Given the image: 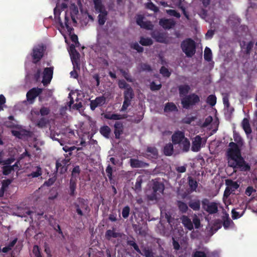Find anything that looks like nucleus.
Wrapping results in <instances>:
<instances>
[{
    "label": "nucleus",
    "instance_id": "4",
    "mask_svg": "<svg viewBox=\"0 0 257 257\" xmlns=\"http://www.w3.org/2000/svg\"><path fill=\"white\" fill-rule=\"evenodd\" d=\"M73 205L76 212L80 216H84L86 212L90 210L88 200L81 197H78Z\"/></svg>",
    "mask_w": 257,
    "mask_h": 257
},
{
    "label": "nucleus",
    "instance_id": "32",
    "mask_svg": "<svg viewBox=\"0 0 257 257\" xmlns=\"http://www.w3.org/2000/svg\"><path fill=\"white\" fill-rule=\"evenodd\" d=\"M99 13L100 14L98 16V23L100 25L102 26L106 22L108 13L106 10Z\"/></svg>",
    "mask_w": 257,
    "mask_h": 257
},
{
    "label": "nucleus",
    "instance_id": "33",
    "mask_svg": "<svg viewBox=\"0 0 257 257\" xmlns=\"http://www.w3.org/2000/svg\"><path fill=\"white\" fill-rule=\"evenodd\" d=\"M61 12L59 10H57L56 8L54 9V19L56 23H58L62 28H64V26L60 18Z\"/></svg>",
    "mask_w": 257,
    "mask_h": 257
},
{
    "label": "nucleus",
    "instance_id": "25",
    "mask_svg": "<svg viewBox=\"0 0 257 257\" xmlns=\"http://www.w3.org/2000/svg\"><path fill=\"white\" fill-rule=\"evenodd\" d=\"M153 190L154 193H163L164 190V185L158 181L154 182L153 185Z\"/></svg>",
    "mask_w": 257,
    "mask_h": 257
},
{
    "label": "nucleus",
    "instance_id": "17",
    "mask_svg": "<svg viewBox=\"0 0 257 257\" xmlns=\"http://www.w3.org/2000/svg\"><path fill=\"white\" fill-rule=\"evenodd\" d=\"M201 201L197 198L191 199L188 203V206L194 211H199L201 208Z\"/></svg>",
    "mask_w": 257,
    "mask_h": 257
},
{
    "label": "nucleus",
    "instance_id": "26",
    "mask_svg": "<svg viewBox=\"0 0 257 257\" xmlns=\"http://www.w3.org/2000/svg\"><path fill=\"white\" fill-rule=\"evenodd\" d=\"M164 111L165 112H177L178 108L173 102H167L165 104Z\"/></svg>",
    "mask_w": 257,
    "mask_h": 257
},
{
    "label": "nucleus",
    "instance_id": "35",
    "mask_svg": "<svg viewBox=\"0 0 257 257\" xmlns=\"http://www.w3.org/2000/svg\"><path fill=\"white\" fill-rule=\"evenodd\" d=\"M188 185L191 189V190L193 191H196L198 183L192 177H188Z\"/></svg>",
    "mask_w": 257,
    "mask_h": 257
},
{
    "label": "nucleus",
    "instance_id": "50",
    "mask_svg": "<svg viewBox=\"0 0 257 257\" xmlns=\"http://www.w3.org/2000/svg\"><path fill=\"white\" fill-rule=\"evenodd\" d=\"M80 173V169L79 166H75L72 171L71 173V178H76L77 175H79Z\"/></svg>",
    "mask_w": 257,
    "mask_h": 257
},
{
    "label": "nucleus",
    "instance_id": "64",
    "mask_svg": "<svg viewBox=\"0 0 257 257\" xmlns=\"http://www.w3.org/2000/svg\"><path fill=\"white\" fill-rule=\"evenodd\" d=\"M196 119V116H187L183 119V121L186 124H190Z\"/></svg>",
    "mask_w": 257,
    "mask_h": 257
},
{
    "label": "nucleus",
    "instance_id": "49",
    "mask_svg": "<svg viewBox=\"0 0 257 257\" xmlns=\"http://www.w3.org/2000/svg\"><path fill=\"white\" fill-rule=\"evenodd\" d=\"M69 18L68 16H67V13H66L65 16V21H64V23L63 24V25H64V27H66L67 31L70 33L71 31L72 30H73V29L69 26Z\"/></svg>",
    "mask_w": 257,
    "mask_h": 257
},
{
    "label": "nucleus",
    "instance_id": "61",
    "mask_svg": "<svg viewBox=\"0 0 257 257\" xmlns=\"http://www.w3.org/2000/svg\"><path fill=\"white\" fill-rule=\"evenodd\" d=\"M192 257H207L206 253L203 251L196 250L193 253Z\"/></svg>",
    "mask_w": 257,
    "mask_h": 257
},
{
    "label": "nucleus",
    "instance_id": "21",
    "mask_svg": "<svg viewBox=\"0 0 257 257\" xmlns=\"http://www.w3.org/2000/svg\"><path fill=\"white\" fill-rule=\"evenodd\" d=\"M163 152L166 156H171L174 152V144L171 143L166 144L163 149Z\"/></svg>",
    "mask_w": 257,
    "mask_h": 257
},
{
    "label": "nucleus",
    "instance_id": "16",
    "mask_svg": "<svg viewBox=\"0 0 257 257\" xmlns=\"http://www.w3.org/2000/svg\"><path fill=\"white\" fill-rule=\"evenodd\" d=\"M202 138L199 136H196L192 140L191 150L194 152H199L201 148Z\"/></svg>",
    "mask_w": 257,
    "mask_h": 257
},
{
    "label": "nucleus",
    "instance_id": "28",
    "mask_svg": "<svg viewBox=\"0 0 257 257\" xmlns=\"http://www.w3.org/2000/svg\"><path fill=\"white\" fill-rule=\"evenodd\" d=\"M241 125L242 128L246 135L251 134V129L249 122V120L246 118H244L242 121Z\"/></svg>",
    "mask_w": 257,
    "mask_h": 257
},
{
    "label": "nucleus",
    "instance_id": "9",
    "mask_svg": "<svg viewBox=\"0 0 257 257\" xmlns=\"http://www.w3.org/2000/svg\"><path fill=\"white\" fill-rule=\"evenodd\" d=\"M69 159H59L56 163V168L60 174L65 173L67 170V166L69 165Z\"/></svg>",
    "mask_w": 257,
    "mask_h": 257
},
{
    "label": "nucleus",
    "instance_id": "43",
    "mask_svg": "<svg viewBox=\"0 0 257 257\" xmlns=\"http://www.w3.org/2000/svg\"><path fill=\"white\" fill-rule=\"evenodd\" d=\"M48 123V120L44 117H42L39 119L37 122V126L40 128H43L46 126Z\"/></svg>",
    "mask_w": 257,
    "mask_h": 257
},
{
    "label": "nucleus",
    "instance_id": "54",
    "mask_svg": "<svg viewBox=\"0 0 257 257\" xmlns=\"http://www.w3.org/2000/svg\"><path fill=\"white\" fill-rule=\"evenodd\" d=\"M131 47L137 51L139 53H142L144 51V48L140 46L137 42L133 43L131 45Z\"/></svg>",
    "mask_w": 257,
    "mask_h": 257
},
{
    "label": "nucleus",
    "instance_id": "46",
    "mask_svg": "<svg viewBox=\"0 0 257 257\" xmlns=\"http://www.w3.org/2000/svg\"><path fill=\"white\" fill-rule=\"evenodd\" d=\"M106 173L107 174V176L108 177L110 183H112V181L113 180L112 178V168L111 167L110 165H108L106 168L105 170Z\"/></svg>",
    "mask_w": 257,
    "mask_h": 257
},
{
    "label": "nucleus",
    "instance_id": "18",
    "mask_svg": "<svg viewBox=\"0 0 257 257\" xmlns=\"http://www.w3.org/2000/svg\"><path fill=\"white\" fill-rule=\"evenodd\" d=\"M114 134L115 135V138L117 139L120 138V135L123 133V125L122 123L120 121H116L114 125Z\"/></svg>",
    "mask_w": 257,
    "mask_h": 257
},
{
    "label": "nucleus",
    "instance_id": "63",
    "mask_svg": "<svg viewBox=\"0 0 257 257\" xmlns=\"http://www.w3.org/2000/svg\"><path fill=\"white\" fill-rule=\"evenodd\" d=\"M131 100L124 99V101L123 102L122 106L121 108L120 111H124L126 110L127 108V107L131 104Z\"/></svg>",
    "mask_w": 257,
    "mask_h": 257
},
{
    "label": "nucleus",
    "instance_id": "30",
    "mask_svg": "<svg viewBox=\"0 0 257 257\" xmlns=\"http://www.w3.org/2000/svg\"><path fill=\"white\" fill-rule=\"evenodd\" d=\"M93 2L94 5V9L98 13L106 10L104 5L102 3V0H93Z\"/></svg>",
    "mask_w": 257,
    "mask_h": 257
},
{
    "label": "nucleus",
    "instance_id": "36",
    "mask_svg": "<svg viewBox=\"0 0 257 257\" xmlns=\"http://www.w3.org/2000/svg\"><path fill=\"white\" fill-rule=\"evenodd\" d=\"M140 43L143 46H148L152 45L153 44V41L150 38L141 37Z\"/></svg>",
    "mask_w": 257,
    "mask_h": 257
},
{
    "label": "nucleus",
    "instance_id": "40",
    "mask_svg": "<svg viewBox=\"0 0 257 257\" xmlns=\"http://www.w3.org/2000/svg\"><path fill=\"white\" fill-rule=\"evenodd\" d=\"M145 5L146 9L150 10L155 13H158L159 11V8L151 2L145 4Z\"/></svg>",
    "mask_w": 257,
    "mask_h": 257
},
{
    "label": "nucleus",
    "instance_id": "38",
    "mask_svg": "<svg viewBox=\"0 0 257 257\" xmlns=\"http://www.w3.org/2000/svg\"><path fill=\"white\" fill-rule=\"evenodd\" d=\"M233 139L234 141L236 142V144L238 147H241L243 145V141L238 133H233Z\"/></svg>",
    "mask_w": 257,
    "mask_h": 257
},
{
    "label": "nucleus",
    "instance_id": "60",
    "mask_svg": "<svg viewBox=\"0 0 257 257\" xmlns=\"http://www.w3.org/2000/svg\"><path fill=\"white\" fill-rule=\"evenodd\" d=\"M33 252L36 257H42L40 251V248L37 245H35L33 247Z\"/></svg>",
    "mask_w": 257,
    "mask_h": 257
},
{
    "label": "nucleus",
    "instance_id": "2",
    "mask_svg": "<svg viewBox=\"0 0 257 257\" xmlns=\"http://www.w3.org/2000/svg\"><path fill=\"white\" fill-rule=\"evenodd\" d=\"M180 47L182 52L188 58L192 57L196 53V44L191 38H186L182 41L180 44Z\"/></svg>",
    "mask_w": 257,
    "mask_h": 257
},
{
    "label": "nucleus",
    "instance_id": "8",
    "mask_svg": "<svg viewBox=\"0 0 257 257\" xmlns=\"http://www.w3.org/2000/svg\"><path fill=\"white\" fill-rule=\"evenodd\" d=\"M43 89L34 87L29 90L26 94L27 99L30 103L34 102L35 98L42 92Z\"/></svg>",
    "mask_w": 257,
    "mask_h": 257
},
{
    "label": "nucleus",
    "instance_id": "41",
    "mask_svg": "<svg viewBox=\"0 0 257 257\" xmlns=\"http://www.w3.org/2000/svg\"><path fill=\"white\" fill-rule=\"evenodd\" d=\"M127 245L133 247L134 249L139 253H141V251L140 249L139 246L136 243L135 239L133 238V240H127Z\"/></svg>",
    "mask_w": 257,
    "mask_h": 257
},
{
    "label": "nucleus",
    "instance_id": "13",
    "mask_svg": "<svg viewBox=\"0 0 257 257\" xmlns=\"http://www.w3.org/2000/svg\"><path fill=\"white\" fill-rule=\"evenodd\" d=\"M151 36L157 42L161 43H166L167 39V34L166 33L154 30L151 33Z\"/></svg>",
    "mask_w": 257,
    "mask_h": 257
},
{
    "label": "nucleus",
    "instance_id": "34",
    "mask_svg": "<svg viewBox=\"0 0 257 257\" xmlns=\"http://www.w3.org/2000/svg\"><path fill=\"white\" fill-rule=\"evenodd\" d=\"M177 205L179 211L182 213H185L188 210V206L186 203L182 201H177Z\"/></svg>",
    "mask_w": 257,
    "mask_h": 257
},
{
    "label": "nucleus",
    "instance_id": "42",
    "mask_svg": "<svg viewBox=\"0 0 257 257\" xmlns=\"http://www.w3.org/2000/svg\"><path fill=\"white\" fill-rule=\"evenodd\" d=\"M71 18L74 22H76L75 18L72 15H77L78 13V10L77 6L74 4H72L70 7Z\"/></svg>",
    "mask_w": 257,
    "mask_h": 257
},
{
    "label": "nucleus",
    "instance_id": "53",
    "mask_svg": "<svg viewBox=\"0 0 257 257\" xmlns=\"http://www.w3.org/2000/svg\"><path fill=\"white\" fill-rule=\"evenodd\" d=\"M140 67L142 71L151 72L152 71L151 66L147 63H141L140 64Z\"/></svg>",
    "mask_w": 257,
    "mask_h": 257
},
{
    "label": "nucleus",
    "instance_id": "47",
    "mask_svg": "<svg viewBox=\"0 0 257 257\" xmlns=\"http://www.w3.org/2000/svg\"><path fill=\"white\" fill-rule=\"evenodd\" d=\"M207 102L211 106H213L216 103V97L214 95H210L207 98Z\"/></svg>",
    "mask_w": 257,
    "mask_h": 257
},
{
    "label": "nucleus",
    "instance_id": "1",
    "mask_svg": "<svg viewBox=\"0 0 257 257\" xmlns=\"http://www.w3.org/2000/svg\"><path fill=\"white\" fill-rule=\"evenodd\" d=\"M172 144L174 145H179L183 152L189 151L190 143L189 140L185 137L183 132L178 131L175 132L171 137Z\"/></svg>",
    "mask_w": 257,
    "mask_h": 257
},
{
    "label": "nucleus",
    "instance_id": "29",
    "mask_svg": "<svg viewBox=\"0 0 257 257\" xmlns=\"http://www.w3.org/2000/svg\"><path fill=\"white\" fill-rule=\"evenodd\" d=\"M99 132L104 137L109 139L111 130L107 125H103L100 128Z\"/></svg>",
    "mask_w": 257,
    "mask_h": 257
},
{
    "label": "nucleus",
    "instance_id": "56",
    "mask_svg": "<svg viewBox=\"0 0 257 257\" xmlns=\"http://www.w3.org/2000/svg\"><path fill=\"white\" fill-rule=\"evenodd\" d=\"M166 13L170 16H174L177 18H180L181 15L179 13L177 12L175 10H166Z\"/></svg>",
    "mask_w": 257,
    "mask_h": 257
},
{
    "label": "nucleus",
    "instance_id": "31",
    "mask_svg": "<svg viewBox=\"0 0 257 257\" xmlns=\"http://www.w3.org/2000/svg\"><path fill=\"white\" fill-rule=\"evenodd\" d=\"M123 94L124 99L132 101L133 98L134 97V91L131 87H129V88L127 89V90H125Z\"/></svg>",
    "mask_w": 257,
    "mask_h": 257
},
{
    "label": "nucleus",
    "instance_id": "19",
    "mask_svg": "<svg viewBox=\"0 0 257 257\" xmlns=\"http://www.w3.org/2000/svg\"><path fill=\"white\" fill-rule=\"evenodd\" d=\"M146 157L148 159H156L158 156L157 149L154 147H148L147 149Z\"/></svg>",
    "mask_w": 257,
    "mask_h": 257
},
{
    "label": "nucleus",
    "instance_id": "23",
    "mask_svg": "<svg viewBox=\"0 0 257 257\" xmlns=\"http://www.w3.org/2000/svg\"><path fill=\"white\" fill-rule=\"evenodd\" d=\"M115 229L113 228L112 230L108 229L106 230L105 234V238L107 240H110L112 237L113 238H117L119 237H121V234L119 232H116L115 231Z\"/></svg>",
    "mask_w": 257,
    "mask_h": 257
},
{
    "label": "nucleus",
    "instance_id": "5",
    "mask_svg": "<svg viewBox=\"0 0 257 257\" xmlns=\"http://www.w3.org/2000/svg\"><path fill=\"white\" fill-rule=\"evenodd\" d=\"M228 166L234 169H238L241 171H247L250 169V166L246 163L240 156L234 160L228 161Z\"/></svg>",
    "mask_w": 257,
    "mask_h": 257
},
{
    "label": "nucleus",
    "instance_id": "24",
    "mask_svg": "<svg viewBox=\"0 0 257 257\" xmlns=\"http://www.w3.org/2000/svg\"><path fill=\"white\" fill-rule=\"evenodd\" d=\"M77 185V179L71 178L69 182V195L71 196H74L76 194V189Z\"/></svg>",
    "mask_w": 257,
    "mask_h": 257
},
{
    "label": "nucleus",
    "instance_id": "51",
    "mask_svg": "<svg viewBox=\"0 0 257 257\" xmlns=\"http://www.w3.org/2000/svg\"><path fill=\"white\" fill-rule=\"evenodd\" d=\"M118 85L119 88L125 89V90H127L129 87H131L124 80H119L118 82Z\"/></svg>",
    "mask_w": 257,
    "mask_h": 257
},
{
    "label": "nucleus",
    "instance_id": "44",
    "mask_svg": "<svg viewBox=\"0 0 257 257\" xmlns=\"http://www.w3.org/2000/svg\"><path fill=\"white\" fill-rule=\"evenodd\" d=\"M3 174L4 175H8L15 171L11 165L4 166L3 168Z\"/></svg>",
    "mask_w": 257,
    "mask_h": 257
},
{
    "label": "nucleus",
    "instance_id": "37",
    "mask_svg": "<svg viewBox=\"0 0 257 257\" xmlns=\"http://www.w3.org/2000/svg\"><path fill=\"white\" fill-rule=\"evenodd\" d=\"M36 171H33L28 175V177L30 178L38 177L42 175V169L39 166H37Z\"/></svg>",
    "mask_w": 257,
    "mask_h": 257
},
{
    "label": "nucleus",
    "instance_id": "7",
    "mask_svg": "<svg viewBox=\"0 0 257 257\" xmlns=\"http://www.w3.org/2000/svg\"><path fill=\"white\" fill-rule=\"evenodd\" d=\"M201 204L202 208L210 214H214L218 212L217 204L214 202H210L207 198H203Z\"/></svg>",
    "mask_w": 257,
    "mask_h": 257
},
{
    "label": "nucleus",
    "instance_id": "58",
    "mask_svg": "<svg viewBox=\"0 0 257 257\" xmlns=\"http://www.w3.org/2000/svg\"><path fill=\"white\" fill-rule=\"evenodd\" d=\"M142 183V178L141 176H139L136 180V184L135 186L136 190L140 191L141 190Z\"/></svg>",
    "mask_w": 257,
    "mask_h": 257
},
{
    "label": "nucleus",
    "instance_id": "11",
    "mask_svg": "<svg viewBox=\"0 0 257 257\" xmlns=\"http://www.w3.org/2000/svg\"><path fill=\"white\" fill-rule=\"evenodd\" d=\"M144 16L142 15H138L136 19L137 25L140 26L141 28L145 29L148 30H152L154 28V25L151 21H144Z\"/></svg>",
    "mask_w": 257,
    "mask_h": 257
},
{
    "label": "nucleus",
    "instance_id": "57",
    "mask_svg": "<svg viewBox=\"0 0 257 257\" xmlns=\"http://www.w3.org/2000/svg\"><path fill=\"white\" fill-rule=\"evenodd\" d=\"M130 208L128 206H125L122 210V216L124 218H127L130 214Z\"/></svg>",
    "mask_w": 257,
    "mask_h": 257
},
{
    "label": "nucleus",
    "instance_id": "59",
    "mask_svg": "<svg viewBox=\"0 0 257 257\" xmlns=\"http://www.w3.org/2000/svg\"><path fill=\"white\" fill-rule=\"evenodd\" d=\"M192 223L194 224L195 228H199L200 227V220L198 217L195 214L193 218Z\"/></svg>",
    "mask_w": 257,
    "mask_h": 257
},
{
    "label": "nucleus",
    "instance_id": "3",
    "mask_svg": "<svg viewBox=\"0 0 257 257\" xmlns=\"http://www.w3.org/2000/svg\"><path fill=\"white\" fill-rule=\"evenodd\" d=\"M200 101L199 96L195 93H191L181 98L182 107L185 109H190Z\"/></svg>",
    "mask_w": 257,
    "mask_h": 257
},
{
    "label": "nucleus",
    "instance_id": "48",
    "mask_svg": "<svg viewBox=\"0 0 257 257\" xmlns=\"http://www.w3.org/2000/svg\"><path fill=\"white\" fill-rule=\"evenodd\" d=\"M160 73L164 76L169 77L171 75V72L165 66H162L160 69Z\"/></svg>",
    "mask_w": 257,
    "mask_h": 257
},
{
    "label": "nucleus",
    "instance_id": "45",
    "mask_svg": "<svg viewBox=\"0 0 257 257\" xmlns=\"http://www.w3.org/2000/svg\"><path fill=\"white\" fill-rule=\"evenodd\" d=\"M141 254L146 257H154V254L151 249L147 248L146 247L143 249V252H141Z\"/></svg>",
    "mask_w": 257,
    "mask_h": 257
},
{
    "label": "nucleus",
    "instance_id": "52",
    "mask_svg": "<svg viewBox=\"0 0 257 257\" xmlns=\"http://www.w3.org/2000/svg\"><path fill=\"white\" fill-rule=\"evenodd\" d=\"M120 72L121 73L123 76L127 81L130 82H132L133 81V80L132 78L131 75L128 73V72H126V71L123 69H120Z\"/></svg>",
    "mask_w": 257,
    "mask_h": 257
},
{
    "label": "nucleus",
    "instance_id": "55",
    "mask_svg": "<svg viewBox=\"0 0 257 257\" xmlns=\"http://www.w3.org/2000/svg\"><path fill=\"white\" fill-rule=\"evenodd\" d=\"M226 185L230 186L234 189H237L239 187V185L236 182L233 181L231 180H227L226 182Z\"/></svg>",
    "mask_w": 257,
    "mask_h": 257
},
{
    "label": "nucleus",
    "instance_id": "27",
    "mask_svg": "<svg viewBox=\"0 0 257 257\" xmlns=\"http://www.w3.org/2000/svg\"><path fill=\"white\" fill-rule=\"evenodd\" d=\"M178 90L181 97H182L183 96H185L186 95H188L187 94L190 90V87L189 85L187 84L181 85L179 86Z\"/></svg>",
    "mask_w": 257,
    "mask_h": 257
},
{
    "label": "nucleus",
    "instance_id": "14",
    "mask_svg": "<svg viewBox=\"0 0 257 257\" xmlns=\"http://www.w3.org/2000/svg\"><path fill=\"white\" fill-rule=\"evenodd\" d=\"M44 53V49L43 46H39L37 48H34L33 50L32 58L33 59V63L35 64L37 63L43 57Z\"/></svg>",
    "mask_w": 257,
    "mask_h": 257
},
{
    "label": "nucleus",
    "instance_id": "10",
    "mask_svg": "<svg viewBox=\"0 0 257 257\" xmlns=\"http://www.w3.org/2000/svg\"><path fill=\"white\" fill-rule=\"evenodd\" d=\"M53 67H46L44 69L42 82L44 86L50 83L53 77Z\"/></svg>",
    "mask_w": 257,
    "mask_h": 257
},
{
    "label": "nucleus",
    "instance_id": "62",
    "mask_svg": "<svg viewBox=\"0 0 257 257\" xmlns=\"http://www.w3.org/2000/svg\"><path fill=\"white\" fill-rule=\"evenodd\" d=\"M50 112V109L48 107L43 106L40 109V113L42 116L47 115Z\"/></svg>",
    "mask_w": 257,
    "mask_h": 257
},
{
    "label": "nucleus",
    "instance_id": "15",
    "mask_svg": "<svg viewBox=\"0 0 257 257\" xmlns=\"http://www.w3.org/2000/svg\"><path fill=\"white\" fill-rule=\"evenodd\" d=\"M159 25L165 30H169L175 26L176 23L171 19L162 18L159 20Z\"/></svg>",
    "mask_w": 257,
    "mask_h": 257
},
{
    "label": "nucleus",
    "instance_id": "12",
    "mask_svg": "<svg viewBox=\"0 0 257 257\" xmlns=\"http://www.w3.org/2000/svg\"><path fill=\"white\" fill-rule=\"evenodd\" d=\"M106 97L103 95L96 97L95 99L90 100V109L94 110L97 107L102 106L106 103Z\"/></svg>",
    "mask_w": 257,
    "mask_h": 257
},
{
    "label": "nucleus",
    "instance_id": "20",
    "mask_svg": "<svg viewBox=\"0 0 257 257\" xmlns=\"http://www.w3.org/2000/svg\"><path fill=\"white\" fill-rule=\"evenodd\" d=\"M130 164L132 168H145L148 167L149 165L147 163L135 159L130 160Z\"/></svg>",
    "mask_w": 257,
    "mask_h": 257
},
{
    "label": "nucleus",
    "instance_id": "22",
    "mask_svg": "<svg viewBox=\"0 0 257 257\" xmlns=\"http://www.w3.org/2000/svg\"><path fill=\"white\" fill-rule=\"evenodd\" d=\"M181 219L182 220V224L185 228H187L189 230H191L193 229V223L188 216L183 215L181 217Z\"/></svg>",
    "mask_w": 257,
    "mask_h": 257
},
{
    "label": "nucleus",
    "instance_id": "39",
    "mask_svg": "<svg viewBox=\"0 0 257 257\" xmlns=\"http://www.w3.org/2000/svg\"><path fill=\"white\" fill-rule=\"evenodd\" d=\"M212 52H211V49L209 48L206 47L204 50V59L206 61L209 62V61H211V60H212Z\"/></svg>",
    "mask_w": 257,
    "mask_h": 257
},
{
    "label": "nucleus",
    "instance_id": "6",
    "mask_svg": "<svg viewBox=\"0 0 257 257\" xmlns=\"http://www.w3.org/2000/svg\"><path fill=\"white\" fill-rule=\"evenodd\" d=\"M229 148L228 149L226 154L228 161L234 160L240 157V149L238 145L233 142H230L229 144Z\"/></svg>",
    "mask_w": 257,
    "mask_h": 257
}]
</instances>
